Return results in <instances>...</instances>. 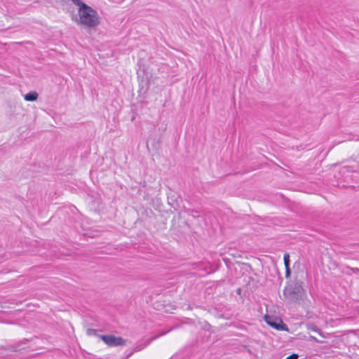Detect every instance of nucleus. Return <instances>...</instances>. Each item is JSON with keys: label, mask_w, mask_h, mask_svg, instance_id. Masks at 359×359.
Returning <instances> with one entry per match:
<instances>
[{"label": "nucleus", "mask_w": 359, "mask_h": 359, "mask_svg": "<svg viewBox=\"0 0 359 359\" xmlns=\"http://www.w3.org/2000/svg\"><path fill=\"white\" fill-rule=\"evenodd\" d=\"M74 20L78 25L94 27L100 24V16L90 6L82 4L81 7L79 8L78 15L74 18Z\"/></svg>", "instance_id": "nucleus-1"}, {"label": "nucleus", "mask_w": 359, "mask_h": 359, "mask_svg": "<svg viewBox=\"0 0 359 359\" xmlns=\"http://www.w3.org/2000/svg\"><path fill=\"white\" fill-rule=\"evenodd\" d=\"M101 339L109 346H123L126 340L121 337H116L111 334L102 335Z\"/></svg>", "instance_id": "nucleus-3"}, {"label": "nucleus", "mask_w": 359, "mask_h": 359, "mask_svg": "<svg viewBox=\"0 0 359 359\" xmlns=\"http://www.w3.org/2000/svg\"><path fill=\"white\" fill-rule=\"evenodd\" d=\"M298 355L296 353H293L291 355L287 357L285 359H297Z\"/></svg>", "instance_id": "nucleus-8"}, {"label": "nucleus", "mask_w": 359, "mask_h": 359, "mask_svg": "<svg viewBox=\"0 0 359 359\" xmlns=\"http://www.w3.org/2000/svg\"><path fill=\"white\" fill-rule=\"evenodd\" d=\"M309 329L312 330V331H314V332H318V330L313 325H309Z\"/></svg>", "instance_id": "nucleus-9"}, {"label": "nucleus", "mask_w": 359, "mask_h": 359, "mask_svg": "<svg viewBox=\"0 0 359 359\" xmlns=\"http://www.w3.org/2000/svg\"><path fill=\"white\" fill-rule=\"evenodd\" d=\"M311 338L312 339H313V340H316L315 337H311Z\"/></svg>", "instance_id": "nucleus-12"}, {"label": "nucleus", "mask_w": 359, "mask_h": 359, "mask_svg": "<svg viewBox=\"0 0 359 359\" xmlns=\"http://www.w3.org/2000/svg\"><path fill=\"white\" fill-rule=\"evenodd\" d=\"M87 334L88 336H94V335H96L97 334V330H93V329H88L87 330Z\"/></svg>", "instance_id": "nucleus-6"}, {"label": "nucleus", "mask_w": 359, "mask_h": 359, "mask_svg": "<svg viewBox=\"0 0 359 359\" xmlns=\"http://www.w3.org/2000/svg\"><path fill=\"white\" fill-rule=\"evenodd\" d=\"M285 269H286V271H285V273H286V276L287 277V276H290V267H289V266L285 267Z\"/></svg>", "instance_id": "nucleus-10"}, {"label": "nucleus", "mask_w": 359, "mask_h": 359, "mask_svg": "<svg viewBox=\"0 0 359 359\" xmlns=\"http://www.w3.org/2000/svg\"><path fill=\"white\" fill-rule=\"evenodd\" d=\"M283 259H284L285 266V267L289 266V264H290V255H289L288 253H285L284 254Z\"/></svg>", "instance_id": "nucleus-5"}, {"label": "nucleus", "mask_w": 359, "mask_h": 359, "mask_svg": "<svg viewBox=\"0 0 359 359\" xmlns=\"http://www.w3.org/2000/svg\"><path fill=\"white\" fill-rule=\"evenodd\" d=\"M144 346H142V347H138L137 346L135 348V351H140L141 349H142Z\"/></svg>", "instance_id": "nucleus-11"}, {"label": "nucleus", "mask_w": 359, "mask_h": 359, "mask_svg": "<svg viewBox=\"0 0 359 359\" xmlns=\"http://www.w3.org/2000/svg\"><path fill=\"white\" fill-rule=\"evenodd\" d=\"M73 2L76 4L77 6H79V7H81V5L82 4H85L84 3H83L81 0H72Z\"/></svg>", "instance_id": "nucleus-7"}, {"label": "nucleus", "mask_w": 359, "mask_h": 359, "mask_svg": "<svg viewBox=\"0 0 359 359\" xmlns=\"http://www.w3.org/2000/svg\"><path fill=\"white\" fill-rule=\"evenodd\" d=\"M39 95L36 91H32L24 96V99L28 102L36 101L38 99Z\"/></svg>", "instance_id": "nucleus-4"}, {"label": "nucleus", "mask_w": 359, "mask_h": 359, "mask_svg": "<svg viewBox=\"0 0 359 359\" xmlns=\"http://www.w3.org/2000/svg\"><path fill=\"white\" fill-rule=\"evenodd\" d=\"M264 320L266 323L273 329L288 331L287 326L283 323L280 318L266 314L264 316Z\"/></svg>", "instance_id": "nucleus-2"}]
</instances>
